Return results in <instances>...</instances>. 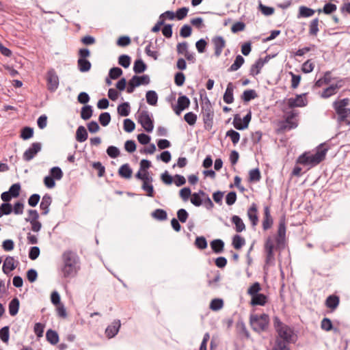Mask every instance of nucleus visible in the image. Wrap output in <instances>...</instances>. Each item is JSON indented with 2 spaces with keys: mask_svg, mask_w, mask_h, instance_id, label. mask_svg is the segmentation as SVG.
Wrapping results in <instances>:
<instances>
[{
  "mask_svg": "<svg viewBox=\"0 0 350 350\" xmlns=\"http://www.w3.org/2000/svg\"><path fill=\"white\" fill-rule=\"evenodd\" d=\"M350 104V99L345 98L337 99L332 103V107L337 114V120L339 122H343L350 117V108L348 106Z\"/></svg>",
  "mask_w": 350,
  "mask_h": 350,
  "instance_id": "39448f33",
  "label": "nucleus"
},
{
  "mask_svg": "<svg viewBox=\"0 0 350 350\" xmlns=\"http://www.w3.org/2000/svg\"><path fill=\"white\" fill-rule=\"evenodd\" d=\"M33 129L29 126H25L21 131L20 137L23 140H27L33 136Z\"/></svg>",
  "mask_w": 350,
  "mask_h": 350,
  "instance_id": "79ce46f5",
  "label": "nucleus"
},
{
  "mask_svg": "<svg viewBox=\"0 0 350 350\" xmlns=\"http://www.w3.org/2000/svg\"><path fill=\"white\" fill-rule=\"evenodd\" d=\"M124 130L127 133H131L135 128V122L131 119H125L123 125Z\"/></svg>",
  "mask_w": 350,
  "mask_h": 350,
  "instance_id": "774afa93",
  "label": "nucleus"
},
{
  "mask_svg": "<svg viewBox=\"0 0 350 350\" xmlns=\"http://www.w3.org/2000/svg\"><path fill=\"white\" fill-rule=\"evenodd\" d=\"M139 86V83L137 79H135V75L129 81L126 88V92L129 94L133 93L136 87Z\"/></svg>",
  "mask_w": 350,
  "mask_h": 350,
  "instance_id": "680f3d73",
  "label": "nucleus"
},
{
  "mask_svg": "<svg viewBox=\"0 0 350 350\" xmlns=\"http://www.w3.org/2000/svg\"><path fill=\"white\" fill-rule=\"evenodd\" d=\"M42 144L40 142H33L25 151L23 154V159L25 161H29L41 150Z\"/></svg>",
  "mask_w": 350,
  "mask_h": 350,
  "instance_id": "9d476101",
  "label": "nucleus"
},
{
  "mask_svg": "<svg viewBox=\"0 0 350 350\" xmlns=\"http://www.w3.org/2000/svg\"><path fill=\"white\" fill-rule=\"evenodd\" d=\"M329 148V146L325 143L321 144L317 147L315 153L312 154L309 152H305L299 155L296 160L297 164L306 166L308 169L313 167L325 159Z\"/></svg>",
  "mask_w": 350,
  "mask_h": 350,
  "instance_id": "7ed1b4c3",
  "label": "nucleus"
},
{
  "mask_svg": "<svg viewBox=\"0 0 350 350\" xmlns=\"http://www.w3.org/2000/svg\"><path fill=\"white\" fill-rule=\"evenodd\" d=\"M194 245L199 250H204L208 246L207 241L203 236L197 237Z\"/></svg>",
  "mask_w": 350,
  "mask_h": 350,
  "instance_id": "864d4df0",
  "label": "nucleus"
},
{
  "mask_svg": "<svg viewBox=\"0 0 350 350\" xmlns=\"http://www.w3.org/2000/svg\"><path fill=\"white\" fill-rule=\"evenodd\" d=\"M131 61V57L128 55H121L118 58V64L124 68L129 67Z\"/></svg>",
  "mask_w": 350,
  "mask_h": 350,
  "instance_id": "bf43d9fd",
  "label": "nucleus"
},
{
  "mask_svg": "<svg viewBox=\"0 0 350 350\" xmlns=\"http://www.w3.org/2000/svg\"><path fill=\"white\" fill-rule=\"evenodd\" d=\"M146 98L147 103L150 105H157L158 101V95L155 91L148 90L146 94Z\"/></svg>",
  "mask_w": 350,
  "mask_h": 350,
  "instance_id": "f704fd0d",
  "label": "nucleus"
},
{
  "mask_svg": "<svg viewBox=\"0 0 350 350\" xmlns=\"http://www.w3.org/2000/svg\"><path fill=\"white\" fill-rule=\"evenodd\" d=\"M214 46L215 55L218 57L221 55L224 48L226 46V41L221 36H216L212 38Z\"/></svg>",
  "mask_w": 350,
  "mask_h": 350,
  "instance_id": "4468645a",
  "label": "nucleus"
},
{
  "mask_svg": "<svg viewBox=\"0 0 350 350\" xmlns=\"http://www.w3.org/2000/svg\"><path fill=\"white\" fill-rule=\"evenodd\" d=\"M152 216L159 221H164L167 219V215L165 210L157 208L152 213Z\"/></svg>",
  "mask_w": 350,
  "mask_h": 350,
  "instance_id": "de8ad7c7",
  "label": "nucleus"
},
{
  "mask_svg": "<svg viewBox=\"0 0 350 350\" xmlns=\"http://www.w3.org/2000/svg\"><path fill=\"white\" fill-rule=\"evenodd\" d=\"M245 62V59L241 55H237L234 63L228 68V72L238 70Z\"/></svg>",
  "mask_w": 350,
  "mask_h": 350,
  "instance_id": "c756f323",
  "label": "nucleus"
},
{
  "mask_svg": "<svg viewBox=\"0 0 350 350\" xmlns=\"http://www.w3.org/2000/svg\"><path fill=\"white\" fill-rule=\"evenodd\" d=\"M189 98L185 95H180L178 98L177 105L174 108L175 113L180 115L183 110L189 107Z\"/></svg>",
  "mask_w": 350,
  "mask_h": 350,
  "instance_id": "dca6fc26",
  "label": "nucleus"
},
{
  "mask_svg": "<svg viewBox=\"0 0 350 350\" xmlns=\"http://www.w3.org/2000/svg\"><path fill=\"white\" fill-rule=\"evenodd\" d=\"M257 93L254 90H245L241 95V99L244 102H249L257 97Z\"/></svg>",
  "mask_w": 350,
  "mask_h": 350,
  "instance_id": "37998d69",
  "label": "nucleus"
},
{
  "mask_svg": "<svg viewBox=\"0 0 350 350\" xmlns=\"http://www.w3.org/2000/svg\"><path fill=\"white\" fill-rule=\"evenodd\" d=\"M226 137H230L233 145L235 146L239 142L241 136L239 132L230 129L226 132Z\"/></svg>",
  "mask_w": 350,
  "mask_h": 350,
  "instance_id": "49530a36",
  "label": "nucleus"
},
{
  "mask_svg": "<svg viewBox=\"0 0 350 350\" xmlns=\"http://www.w3.org/2000/svg\"><path fill=\"white\" fill-rule=\"evenodd\" d=\"M122 75V70L119 67H113L109 70V77L111 79H117Z\"/></svg>",
  "mask_w": 350,
  "mask_h": 350,
  "instance_id": "e2e57ef3",
  "label": "nucleus"
},
{
  "mask_svg": "<svg viewBox=\"0 0 350 350\" xmlns=\"http://www.w3.org/2000/svg\"><path fill=\"white\" fill-rule=\"evenodd\" d=\"M286 219L285 217H283L280 219L277 237H275V242L278 245L284 244L286 238Z\"/></svg>",
  "mask_w": 350,
  "mask_h": 350,
  "instance_id": "ddd939ff",
  "label": "nucleus"
},
{
  "mask_svg": "<svg viewBox=\"0 0 350 350\" xmlns=\"http://www.w3.org/2000/svg\"><path fill=\"white\" fill-rule=\"evenodd\" d=\"M197 118V115L193 112H188L184 116L185 121L190 126H193L196 124Z\"/></svg>",
  "mask_w": 350,
  "mask_h": 350,
  "instance_id": "13d9d810",
  "label": "nucleus"
},
{
  "mask_svg": "<svg viewBox=\"0 0 350 350\" xmlns=\"http://www.w3.org/2000/svg\"><path fill=\"white\" fill-rule=\"evenodd\" d=\"M314 68V63L312 62L311 59H308L302 64L301 70L303 72L308 74L312 72Z\"/></svg>",
  "mask_w": 350,
  "mask_h": 350,
  "instance_id": "69168bd1",
  "label": "nucleus"
},
{
  "mask_svg": "<svg viewBox=\"0 0 350 350\" xmlns=\"http://www.w3.org/2000/svg\"><path fill=\"white\" fill-rule=\"evenodd\" d=\"M343 85V80L339 79L335 84H332L329 87L325 88L321 93V97L324 99L330 98L335 95L338 90Z\"/></svg>",
  "mask_w": 350,
  "mask_h": 350,
  "instance_id": "9b49d317",
  "label": "nucleus"
},
{
  "mask_svg": "<svg viewBox=\"0 0 350 350\" xmlns=\"http://www.w3.org/2000/svg\"><path fill=\"white\" fill-rule=\"evenodd\" d=\"M137 122L148 133H150L153 131L154 122L151 119L148 111L143 110L140 112H138Z\"/></svg>",
  "mask_w": 350,
  "mask_h": 350,
  "instance_id": "1a4fd4ad",
  "label": "nucleus"
},
{
  "mask_svg": "<svg viewBox=\"0 0 350 350\" xmlns=\"http://www.w3.org/2000/svg\"><path fill=\"white\" fill-rule=\"evenodd\" d=\"M118 113L121 116H128L131 111V107L128 102L121 103L118 106Z\"/></svg>",
  "mask_w": 350,
  "mask_h": 350,
  "instance_id": "e433bc0d",
  "label": "nucleus"
},
{
  "mask_svg": "<svg viewBox=\"0 0 350 350\" xmlns=\"http://www.w3.org/2000/svg\"><path fill=\"white\" fill-rule=\"evenodd\" d=\"M274 241L271 237H268L265 241L264 245V249L265 252V265L270 266L275 264V254H274Z\"/></svg>",
  "mask_w": 350,
  "mask_h": 350,
  "instance_id": "6e6552de",
  "label": "nucleus"
},
{
  "mask_svg": "<svg viewBox=\"0 0 350 350\" xmlns=\"http://www.w3.org/2000/svg\"><path fill=\"white\" fill-rule=\"evenodd\" d=\"M257 211V206L255 203H253L247 210V217L253 226H256L258 222Z\"/></svg>",
  "mask_w": 350,
  "mask_h": 350,
  "instance_id": "aec40b11",
  "label": "nucleus"
},
{
  "mask_svg": "<svg viewBox=\"0 0 350 350\" xmlns=\"http://www.w3.org/2000/svg\"><path fill=\"white\" fill-rule=\"evenodd\" d=\"M273 325L278 336L271 350H291L288 345L295 343L297 340L294 329L283 323L278 316L273 317Z\"/></svg>",
  "mask_w": 350,
  "mask_h": 350,
  "instance_id": "f257e3e1",
  "label": "nucleus"
},
{
  "mask_svg": "<svg viewBox=\"0 0 350 350\" xmlns=\"http://www.w3.org/2000/svg\"><path fill=\"white\" fill-rule=\"evenodd\" d=\"M49 175L55 180H59L63 177V172L59 167H53L49 171Z\"/></svg>",
  "mask_w": 350,
  "mask_h": 350,
  "instance_id": "603ef678",
  "label": "nucleus"
},
{
  "mask_svg": "<svg viewBox=\"0 0 350 350\" xmlns=\"http://www.w3.org/2000/svg\"><path fill=\"white\" fill-rule=\"evenodd\" d=\"M245 244V240L239 234H235L232 237V245L236 250L241 249Z\"/></svg>",
  "mask_w": 350,
  "mask_h": 350,
  "instance_id": "4c0bfd02",
  "label": "nucleus"
},
{
  "mask_svg": "<svg viewBox=\"0 0 350 350\" xmlns=\"http://www.w3.org/2000/svg\"><path fill=\"white\" fill-rule=\"evenodd\" d=\"M88 137V132L83 126H79L76 131V139L79 142H85Z\"/></svg>",
  "mask_w": 350,
  "mask_h": 350,
  "instance_id": "7c9ffc66",
  "label": "nucleus"
},
{
  "mask_svg": "<svg viewBox=\"0 0 350 350\" xmlns=\"http://www.w3.org/2000/svg\"><path fill=\"white\" fill-rule=\"evenodd\" d=\"M268 301V297L267 295L262 293H258L256 295L252 297L250 304L252 306H264Z\"/></svg>",
  "mask_w": 350,
  "mask_h": 350,
  "instance_id": "412c9836",
  "label": "nucleus"
},
{
  "mask_svg": "<svg viewBox=\"0 0 350 350\" xmlns=\"http://www.w3.org/2000/svg\"><path fill=\"white\" fill-rule=\"evenodd\" d=\"M321 328L325 331L329 332L331 330H334L335 332L338 331V329L334 328L332 321L327 317H325L322 319L321 322Z\"/></svg>",
  "mask_w": 350,
  "mask_h": 350,
  "instance_id": "ea45409f",
  "label": "nucleus"
},
{
  "mask_svg": "<svg viewBox=\"0 0 350 350\" xmlns=\"http://www.w3.org/2000/svg\"><path fill=\"white\" fill-rule=\"evenodd\" d=\"M261 178L260 172L258 168L251 170L249 172V181L258 182Z\"/></svg>",
  "mask_w": 350,
  "mask_h": 350,
  "instance_id": "8fccbe9b",
  "label": "nucleus"
},
{
  "mask_svg": "<svg viewBox=\"0 0 350 350\" xmlns=\"http://www.w3.org/2000/svg\"><path fill=\"white\" fill-rule=\"evenodd\" d=\"M16 265L15 264V260L12 256H7L3 262L2 267L3 272L8 275L12 271L15 269Z\"/></svg>",
  "mask_w": 350,
  "mask_h": 350,
  "instance_id": "6ab92c4d",
  "label": "nucleus"
},
{
  "mask_svg": "<svg viewBox=\"0 0 350 350\" xmlns=\"http://www.w3.org/2000/svg\"><path fill=\"white\" fill-rule=\"evenodd\" d=\"M46 340L52 345H57L59 342V335L57 332L51 329L47 330L46 333Z\"/></svg>",
  "mask_w": 350,
  "mask_h": 350,
  "instance_id": "c85d7f7f",
  "label": "nucleus"
},
{
  "mask_svg": "<svg viewBox=\"0 0 350 350\" xmlns=\"http://www.w3.org/2000/svg\"><path fill=\"white\" fill-rule=\"evenodd\" d=\"M45 79L47 90L51 93L55 92L59 85V78L56 70L53 68H49L46 73Z\"/></svg>",
  "mask_w": 350,
  "mask_h": 350,
  "instance_id": "0eeeda50",
  "label": "nucleus"
},
{
  "mask_svg": "<svg viewBox=\"0 0 350 350\" xmlns=\"http://www.w3.org/2000/svg\"><path fill=\"white\" fill-rule=\"evenodd\" d=\"M232 124L236 129L239 131L244 130L246 129V127L243 126L244 124L243 119L241 118L239 114L234 115Z\"/></svg>",
  "mask_w": 350,
  "mask_h": 350,
  "instance_id": "6e6d98bb",
  "label": "nucleus"
},
{
  "mask_svg": "<svg viewBox=\"0 0 350 350\" xmlns=\"http://www.w3.org/2000/svg\"><path fill=\"white\" fill-rule=\"evenodd\" d=\"M337 9L335 4L332 3H327L324 5L323 10L319 9L317 11L319 13L323 12L325 14H330L334 12Z\"/></svg>",
  "mask_w": 350,
  "mask_h": 350,
  "instance_id": "09e8293b",
  "label": "nucleus"
},
{
  "mask_svg": "<svg viewBox=\"0 0 350 350\" xmlns=\"http://www.w3.org/2000/svg\"><path fill=\"white\" fill-rule=\"evenodd\" d=\"M306 94L297 95L295 98H290L287 100L288 107L291 109L303 107L307 105L308 101L305 98Z\"/></svg>",
  "mask_w": 350,
  "mask_h": 350,
  "instance_id": "f8f14e48",
  "label": "nucleus"
},
{
  "mask_svg": "<svg viewBox=\"0 0 350 350\" xmlns=\"http://www.w3.org/2000/svg\"><path fill=\"white\" fill-rule=\"evenodd\" d=\"M52 203V198L51 195L46 193L42 196V201L40 204V208L42 211L41 215H46L50 211V206Z\"/></svg>",
  "mask_w": 350,
  "mask_h": 350,
  "instance_id": "a211bd4d",
  "label": "nucleus"
},
{
  "mask_svg": "<svg viewBox=\"0 0 350 350\" xmlns=\"http://www.w3.org/2000/svg\"><path fill=\"white\" fill-rule=\"evenodd\" d=\"M273 223V218L271 215L270 206L266 205L264 206L263 219L262 222L264 230H267L272 226Z\"/></svg>",
  "mask_w": 350,
  "mask_h": 350,
  "instance_id": "2eb2a0df",
  "label": "nucleus"
},
{
  "mask_svg": "<svg viewBox=\"0 0 350 350\" xmlns=\"http://www.w3.org/2000/svg\"><path fill=\"white\" fill-rule=\"evenodd\" d=\"M234 87L232 82L228 83L226 90L223 97L224 101L227 104H231L234 102Z\"/></svg>",
  "mask_w": 350,
  "mask_h": 350,
  "instance_id": "b1692460",
  "label": "nucleus"
},
{
  "mask_svg": "<svg viewBox=\"0 0 350 350\" xmlns=\"http://www.w3.org/2000/svg\"><path fill=\"white\" fill-rule=\"evenodd\" d=\"M147 68L146 64L142 59L135 60L133 66V71L136 74L144 72Z\"/></svg>",
  "mask_w": 350,
  "mask_h": 350,
  "instance_id": "58836bf2",
  "label": "nucleus"
},
{
  "mask_svg": "<svg viewBox=\"0 0 350 350\" xmlns=\"http://www.w3.org/2000/svg\"><path fill=\"white\" fill-rule=\"evenodd\" d=\"M202 120L205 129L210 130L213 125L214 111L213 106L207 96L202 99L201 105Z\"/></svg>",
  "mask_w": 350,
  "mask_h": 350,
  "instance_id": "423d86ee",
  "label": "nucleus"
},
{
  "mask_svg": "<svg viewBox=\"0 0 350 350\" xmlns=\"http://www.w3.org/2000/svg\"><path fill=\"white\" fill-rule=\"evenodd\" d=\"M331 74V71L325 72L323 77L315 81L314 88H321L323 85L329 84L332 81Z\"/></svg>",
  "mask_w": 350,
  "mask_h": 350,
  "instance_id": "393cba45",
  "label": "nucleus"
},
{
  "mask_svg": "<svg viewBox=\"0 0 350 350\" xmlns=\"http://www.w3.org/2000/svg\"><path fill=\"white\" fill-rule=\"evenodd\" d=\"M92 107L91 105H86L81 108V118L84 120H89L92 117Z\"/></svg>",
  "mask_w": 350,
  "mask_h": 350,
  "instance_id": "a19ab883",
  "label": "nucleus"
},
{
  "mask_svg": "<svg viewBox=\"0 0 350 350\" xmlns=\"http://www.w3.org/2000/svg\"><path fill=\"white\" fill-rule=\"evenodd\" d=\"M132 172V169L131 168L129 163L123 164L122 165L120 166V167L118 170L119 175L121 177L126 179H129L131 177Z\"/></svg>",
  "mask_w": 350,
  "mask_h": 350,
  "instance_id": "cd10ccee",
  "label": "nucleus"
},
{
  "mask_svg": "<svg viewBox=\"0 0 350 350\" xmlns=\"http://www.w3.org/2000/svg\"><path fill=\"white\" fill-rule=\"evenodd\" d=\"M231 221L234 224V230L237 232H241L245 230V225L242 219L238 215H233Z\"/></svg>",
  "mask_w": 350,
  "mask_h": 350,
  "instance_id": "a878e982",
  "label": "nucleus"
},
{
  "mask_svg": "<svg viewBox=\"0 0 350 350\" xmlns=\"http://www.w3.org/2000/svg\"><path fill=\"white\" fill-rule=\"evenodd\" d=\"M263 67V63L258 61V59L251 66L250 69V75L255 77L260 72Z\"/></svg>",
  "mask_w": 350,
  "mask_h": 350,
  "instance_id": "a18cd8bd",
  "label": "nucleus"
},
{
  "mask_svg": "<svg viewBox=\"0 0 350 350\" xmlns=\"http://www.w3.org/2000/svg\"><path fill=\"white\" fill-rule=\"evenodd\" d=\"M153 179L150 176L147 180L143 181L142 189L146 192L148 197H153L154 195V189L152 185Z\"/></svg>",
  "mask_w": 350,
  "mask_h": 350,
  "instance_id": "4be33fe9",
  "label": "nucleus"
},
{
  "mask_svg": "<svg viewBox=\"0 0 350 350\" xmlns=\"http://www.w3.org/2000/svg\"><path fill=\"white\" fill-rule=\"evenodd\" d=\"M10 338V329L8 326H5L0 329V338L4 343H8Z\"/></svg>",
  "mask_w": 350,
  "mask_h": 350,
  "instance_id": "0e129e2a",
  "label": "nucleus"
},
{
  "mask_svg": "<svg viewBox=\"0 0 350 350\" xmlns=\"http://www.w3.org/2000/svg\"><path fill=\"white\" fill-rule=\"evenodd\" d=\"M121 323L120 320H115L108 325L105 329V334L108 338H113L119 332Z\"/></svg>",
  "mask_w": 350,
  "mask_h": 350,
  "instance_id": "f3484780",
  "label": "nucleus"
},
{
  "mask_svg": "<svg viewBox=\"0 0 350 350\" xmlns=\"http://www.w3.org/2000/svg\"><path fill=\"white\" fill-rule=\"evenodd\" d=\"M210 245L213 252L221 254L224 251V242L221 239H215L211 242Z\"/></svg>",
  "mask_w": 350,
  "mask_h": 350,
  "instance_id": "bb28decb",
  "label": "nucleus"
},
{
  "mask_svg": "<svg viewBox=\"0 0 350 350\" xmlns=\"http://www.w3.org/2000/svg\"><path fill=\"white\" fill-rule=\"evenodd\" d=\"M62 266L61 271L64 278H74L80 270V259L76 252L66 250L62 256Z\"/></svg>",
  "mask_w": 350,
  "mask_h": 350,
  "instance_id": "f03ea898",
  "label": "nucleus"
},
{
  "mask_svg": "<svg viewBox=\"0 0 350 350\" xmlns=\"http://www.w3.org/2000/svg\"><path fill=\"white\" fill-rule=\"evenodd\" d=\"M296 116V113L293 111H290L286 114V119L284 120L285 122L288 125V130H291L297 126V123L295 121H293V119Z\"/></svg>",
  "mask_w": 350,
  "mask_h": 350,
  "instance_id": "c03bdc74",
  "label": "nucleus"
},
{
  "mask_svg": "<svg viewBox=\"0 0 350 350\" xmlns=\"http://www.w3.org/2000/svg\"><path fill=\"white\" fill-rule=\"evenodd\" d=\"M77 66L80 72H85L90 70L92 65L87 59H78Z\"/></svg>",
  "mask_w": 350,
  "mask_h": 350,
  "instance_id": "2f4dec72",
  "label": "nucleus"
},
{
  "mask_svg": "<svg viewBox=\"0 0 350 350\" xmlns=\"http://www.w3.org/2000/svg\"><path fill=\"white\" fill-rule=\"evenodd\" d=\"M261 290V286L259 282H256L247 289V294L252 297L258 294Z\"/></svg>",
  "mask_w": 350,
  "mask_h": 350,
  "instance_id": "5fc2aeb1",
  "label": "nucleus"
},
{
  "mask_svg": "<svg viewBox=\"0 0 350 350\" xmlns=\"http://www.w3.org/2000/svg\"><path fill=\"white\" fill-rule=\"evenodd\" d=\"M98 120L103 126H107L111 121V116L109 112L101 113L99 116Z\"/></svg>",
  "mask_w": 350,
  "mask_h": 350,
  "instance_id": "4d7b16f0",
  "label": "nucleus"
},
{
  "mask_svg": "<svg viewBox=\"0 0 350 350\" xmlns=\"http://www.w3.org/2000/svg\"><path fill=\"white\" fill-rule=\"evenodd\" d=\"M270 319L267 314H251L250 324L254 332L260 334L267 332L269 327Z\"/></svg>",
  "mask_w": 350,
  "mask_h": 350,
  "instance_id": "20e7f679",
  "label": "nucleus"
},
{
  "mask_svg": "<svg viewBox=\"0 0 350 350\" xmlns=\"http://www.w3.org/2000/svg\"><path fill=\"white\" fill-rule=\"evenodd\" d=\"M20 302L18 298H13L9 303V313L11 316L17 314L19 310Z\"/></svg>",
  "mask_w": 350,
  "mask_h": 350,
  "instance_id": "473e14b6",
  "label": "nucleus"
},
{
  "mask_svg": "<svg viewBox=\"0 0 350 350\" xmlns=\"http://www.w3.org/2000/svg\"><path fill=\"white\" fill-rule=\"evenodd\" d=\"M340 304V298L338 295H331L325 300V306L332 311L336 310Z\"/></svg>",
  "mask_w": 350,
  "mask_h": 350,
  "instance_id": "5701e85b",
  "label": "nucleus"
},
{
  "mask_svg": "<svg viewBox=\"0 0 350 350\" xmlns=\"http://www.w3.org/2000/svg\"><path fill=\"white\" fill-rule=\"evenodd\" d=\"M92 166L94 170H97L98 177H103L105 175V167L100 161L92 163Z\"/></svg>",
  "mask_w": 350,
  "mask_h": 350,
  "instance_id": "052dcab7",
  "label": "nucleus"
},
{
  "mask_svg": "<svg viewBox=\"0 0 350 350\" xmlns=\"http://www.w3.org/2000/svg\"><path fill=\"white\" fill-rule=\"evenodd\" d=\"M39 213L36 209H29L28 211V217L25 218L27 222L38 221Z\"/></svg>",
  "mask_w": 350,
  "mask_h": 350,
  "instance_id": "338daca9",
  "label": "nucleus"
},
{
  "mask_svg": "<svg viewBox=\"0 0 350 350\" xmlns=\"http://www.w3.org/2000/svg\"><path fill=\"white\" fill-rule=\"evenodd\" d=\"M319 18H314L313 20H312L310 23V25H309V36H317L319 31Z\"/></svg>",
  "mask_w": 350,
  "mask_h": 350,
  "instance_id": "72a5a7b5",
  "label": "nucleus"
},
{
  "mask_svg": "<svg viewBox=\"0 0 350 350\" xmlns=\"http://www.w3.org/2000/svg\"><path fill=\"white\" fill-rule=\"evenodd\" d=\"M224 306V301L219 298L213 299L210 304V308L213 311H217Z\"/></svg>",
  "mask_w": 350,
  "mask_h": 350,
  "instance_id": "3c124183",
  "label": "nucleus"
},
{
  "mask_svg": "<svg viewBox=\"0 0 350 350\" xmlns=\"http://www.w3.org/2000/svg\"><path fill=\"white\" fill-rule=\"evenodd\" d=\"M315 11L310 8L304 5H301L299 8L298 18H308L312 16L314 14Z\"/></svg>",
  "mask_w": 350,
  "mask_h": 350,
  "instance_id": "c9c22d12",
  "label": "nucleus"
}]
</instances>
